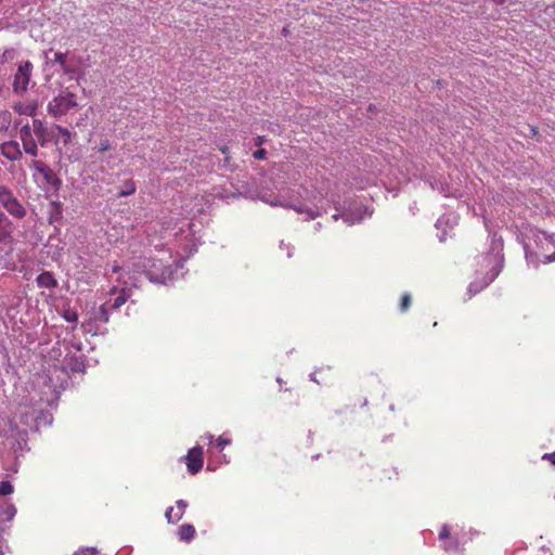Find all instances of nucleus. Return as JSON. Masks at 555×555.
<instances>
[{"label":"nucleus","mask_w":555,"mask_h":555,"mask_svg":"<svg viewBox=\"0 0 555 555\" xmlns=\"http://www.w3.org/2000/svg\"><path fill=\"white\" fill-rule=\"evenodd\" d=\"M77 106L76 94L66 90L54 96L48 103L47 109L54 118H61Z\"/></svg>","instance_id":"f257e3e1"},{"label":"nucleus","mask_w":555,"mask_h":555,"mask_svg":"<svg viewBox=\"0 0 555 555\" xmlns=\"http://www.w3.org/2000/svg\"><path fill=\"white\" fill-rule=\"evenodd\" d=\"M142 268L146 278L154 283H165L172 273L168 263L155 258H145Z\"/></svg>","instance_id":"f03ea898"},{"label":"nucleus","mask_w":555,"mask_h":555,"mask_svg":"<svg viewBox=\"0 0 555 555\" xmlns=\"http://www.w3.org/2000/svg\"><path fill=\"white\" fill-rule=\"evenodd\" d=\"M29 167L35 170L34 178L36 180L37 175H39L42 178V182L54 191H57L61 188V179L46 163L41 160H33L29 164Z\"/></svg>","instance_id":"7ed1b4c3"},{"label":"nucleus","mask_w":555,"mask_h":555,"mask_svg":"<svg viewBox=\"0 0 555 555\" xmlns=\"http://www.w3.org/2000/svg\"><path fill=\"white\" fill-rule=\"evenodd\" d=\"M181 460L184 461L188 472L191 475H196L201 472L204 465V450L203 447L196 446L189 450L188 454Z\"/></svg>","instance_id":"20e7f679"},{"label":"nucleus","mask_w":555,"mask_h":555,"mask_svg":"<svg viewBox=\"0 0 555 555\" xmlns=\"http://www.w3.org/2000/svg\"><path fill=\"white\" fill-rule=\"evenodd\" d=\"M33 70V64L25 61L20 64L17 72L14 75L13 90L15 92H25L27 90Z\"/></svg>","instance_id":"39448f33"},{"label":"nucleus","mask_w":555,"mask_h":555,"mask_svg":"<svg viewBox=\"0 0 555 555\" xmlns=\"http://www.w3.org/2000/svg\"><path fill=\"white\" fill-rule=\"evenodd\" d=\"M20 138L23 144V150L30 156H38V145L31 127L27 124L20 130Z\"/></svg>","instance_id":"423d86ee"},{"label":"nucleus","mask_w":555,"mask_h":555,"mask_svg":"<svg viewBox=\"0 0 555 555\" xmlns=\"http://www.w3.org/2000/svg\"><path fill=\"white\" fill-rule=\"evenodd\" d=\"M0 152L9 160H17L23 155L20 144L16 141L3 142L0 145Z\"/></svg>","instance_id":"0eeeda50"},{"label":"nucleus","mask_w":555,"mask_h":555,"mask_svg":"<svg viewBox=\"0 0 555 555\" xmlns=\"http://www.w3.org/2000/svg\"><path fill=\"white\" fill-rule=\"evenodd\" d=\"M176 504L178 512H175L173 507H168L165 513V517L168 522L179 521L183 517L184 511L188 507V503L184 500H178Z\"/></svg>","instance_id":"6e6552de"},{"label":"nucleus","mask_w":555,"mask_h":555,"mask_svg":"<svg viewBox=\"0 0 555 555\" xmlns=\"http://www.w3.org/2000/svg\"><path fill=\"white\" fill-rule=\"evenodd\" d=\"M13 233L11 220L0 211V243L10 241Z\"/></svg>","instance_id":"1a4fd4ad"},{"label":"nucleus","mask_w":555,"mask_h":555,"mask_svg":"<svg viewBox=\"0 0 555 555\" xmlns=\"http://www.w3.org/2000/svg\"><path fill=\"white\" fill-rule=\"evenodd\" d=\"M31 129L36 140L41 146H44L48 142V131L43 122L40 119H34Z\"/></svg>","instance_id":"9d476101"},{"label":"nucleus","mask_w":555,"mask_h":555,"mask_svg":"<svg viewBox=\"0 0 555 555\" xmlns=\"http://www.w3.org/2000/svg\"><path fill=\"white\" fill-rule=\"evenodd\" d=\"M14 111L20 115L34 116L37 112L38 104L36 101H29L26 103H16L13 106Z\"/></svg>","instance_id":"9b49d317"},{"label":"nucleus","mask_w":555,"mask_h":555,"mask_svg":"<svg viewBox=\"0 0 555 555\" xmlns=\"http://www.w3.org/2000/svg\"><path fill=\"white\" fill-rule=\"evenodd\" d=\"M36 282L37 285L42 288H55L57 286V281L49 271L40 273L36 279Z\"/></svg>","instance_id":"f8f14e48"},{"label":"nucleus","mask_w":555,"mask_h":555,"mask_svg":"<svg viewBox=\"0 0 555 555\" xmlns=\"http://www.w3.org/2000/svg\"><path fill=\"white\" fill-rule=\"evenodd\" d=\"M4 208L8 210L9 214H11L13 217L22 219L26 215L25 208L22 206V204L17 201V198L11 199V202L4 206Z\"/></svg>","instance_id":"ddd939ff"},{"label":"nucleus","mask_w":555,"mask_h":555,"mask_svg":"<svg viewBox=\"0 0 555 555\" xmlns=\"http://www.w3.org/2000/svg\"><path fill=\"white\" fill-rule=\"evenodd\" d=\"M196 531H195V528L194 526L190 525V524H184L182 526H180L179 528V538L180 540L182 541H191L194 535H195Z\"/></svg>","instance_id":"4468645a"},{"label":"nucleus","mask_w":555,"mask_h":555,"mask_svg":"<svg viewBox=\"0 0 555 555\" xmlns=\"http://www.w3.org/2000/svg\"><path fill=\"white\" fill-rule=\"evenodd\" d=\"M137 190L135 182L132 179L124 181L121 189L117 193L118 197H125L134 194Z\"/></svg>","instance_id":"2eb2a0df"},{"label":"nucleus","mask_w":555,"mask_h":555,"mask_svg":"<svg viewBox=\"0 0 555 555\" xmlns=\"http://www.w3.org/2000/svg\"><path fill=\"white\" fill-rule=\"evenodd\" d=\"M15 198L13 193L4 185H0V203L4 207L11 199Z\"/></svg>","instance_id":"dca6fc26"},{"label":"nucleus","mask_w":555,"mask_h":555,"mask_svg":"<svg viewBox=\"0 0 555 555\" xmlns=\"http://www.w3.org/2000/svg\"><path fill=\"white\" fill-rule=\"evenodd\" d=\"M128 300V294L125 288H121L112 304V309H118Z\"/></svg>","instance_id":"f3484780"},{"label":"nucleus","mask_w":555,"mask_h":555,"mask_svg":"<svg viewBox=\"0 0 555 555\" xmlns=\"http://www.w3.org/2000/svg\"><path fill=\"white\" fill-rule=\"evenodd\" d=\"M12 122V114L9 111L0 112V130H7Z\"/></svg>","instance_id":"a211bd4d"},{"label":"nucleus","mask_w":555,"mask_h":555,"mask_svg":"<svg viewBox=\"0 0 555 555\" xmlns=\"http://www.w3.org/2000/svg\"><path fill=\"white\" fill-rule=\"evenodd\" d=\"M487 285H488L487 282H485V283L472 282L467 289L468 291V299H470L473 296H475L476 294L481 292Z\"/></svg>","instance_id":"6ab92c4d"},{"label":"nucleus","mask_w":555,"mask_h":555,"mask_svg":"<svg viewBox=\"0 0 555 555\" xmlns=\"http://www.w3.org/2000/svg\"><path fill=\"white\" fill-rule=\"evenodd\" d=\"M13 486L10 481L4 480L0 482V496H5L13 493Z\"/></svg>","instance_id":"aec40b11"},{"label":"nucleus","mask_w":555,"mask_h":555,"mask_svg":"<svg viewBox=\"0 0 555 555\" xmlns=\"http://www.w3.org/2000/svg\"><path fill=\"white\" fill-rule=\"evenodd\" d=\"M411 304H412L411 295L408 293L403 294L401 297V300H400V310L402 312L408 311L409 308L411 307Z\"/></svg>","instance_id":"412c9836"},{"label":"nucleus","mask_w":555,"mask_h":555,"mask_svg":"<svg viewBox=\"0 0 555 555\" xmlns=\"http://www.w3.org/2000/svg\"><path fill=\"white\" fill-rule=\"evenodd\" d=\"M112 149H113V146L108 139H101V141L96 147V151H98V153L103 154V153L111 151Z\"/></svg>","instance_id":"4be33fe9"},{"label":"nucleus","mask_w":555,"mask_h":555,"mask_svg":"<svg viewBox=\"0 0 555 555\" xmlns=\"http://www.w3.org/2000/svg\"><path fill=\"white\" fill-rule=\"evenodd\" d=\"M56 130L62 135L64 144H68L72 141V133L67 128L56 126Z\"/></svg>","instance_id":"5701e85b"},{"label":"nucleus","mask_w":555,"mask_h":555,"mask_svg":"<svg viewBox=\"0 0 555 555\" xmlns=\"http://www.w3.org/2000/svg\"><path fill=\"white\" fill-rule=\"evenodd\" d=\"M54 62L59 63L66 73L68 72V68L66 65V54L65 53L56 52L54 54Z\"/></svg>","instance_id":"b1692460"},{"label":"nucleus","mask_w":555,"mask_h":555,"mask_svg":"<svg viewBox=\"0 0 555 555\" xmlns=\"http://www.w3.org/2000/svg\"><path fill=\"white\" fill-rule=\"evenodd\" d=\"M457 546H459L457 541H456V540H454V539H452V538H451V539H449V540H446V541L443 542V548H444L447 552H449V551H455V550H457Z\"/></svg>","instance_id":"393cba45"},{"label":"nucleus","mask_w":555,"mask_h":555,"mask_svg":"<svg viewBox=\"0 0 555 555\" xmlns=\"http://www.w3.org/2000/svg\"><path fill=\"white\" fill-rule=\"evenodd\" d=\"M439 539L442 541L451 539L450 528L447 525H443L439 531Z\"/></svg>","instance_id":"a878e982"},{"label":"nucleus","mask_w":555,"mask_h":555,"mask_svg":"<svg viewBox=\"0 0 555 555\" xmlns=\"http://www.w3.org/2000/svg\"><path fill=\"white\" fill-rule=\"evenodd\" d=\"M231 440L229 438H225L223 436H219L216 440V447L222 451L225 446L230 444Z\"/></svg>","instance_id":"bb28decb"},{"label":"nucleus","mask_w":555,"mask_h":555,"mask_svg":"<svg viewBox=\"0 0 555 555\" xmlns=\"http://www.w3.org/2000/svg\"><path fill=\"white\" fill-rule=\"evenodd\" d=\"M96 550L92 547L78 551L75 555H96Z\"/></svg>","instance_id":"cd10ccee"},{"label":"nucleus","mask_w":555,"mask_h":555,"mask_svg":"<svg viewBox=\"0 0 555 555\" xmlns=\"http://www.w3.org/2000/svg\"><path fill=\"white\" fill-rule=\"evenodd\" d=\"M253 156L256 159H264L267 156V151L264 149H259L254 152Z\"/></svg>","instance_id":"c85d7f7f"},{"label":"nucleus","mask_w":555,"mask_h":555,"mask_svg":"<svg viewBox=\"0 0 555 555\" xmlns=\"http://www.w3.org/2000/svg\"><path fill=\"white\" fill-rule=\"evenodd\" d=\"M293 208H294L298 214L308 212V214H309V217H310L311 219H314V218H315V216H314V214H313V212H311V211H310V210H308V209H305V208H304V207H301V206H299V207L294 206Z\"/></svg>","instance_id":"c756f323"},{"label":"nucleus","mask_w":555,"mask_h":555,"mask_svg":"<svg viewBox=\"0 0 555 555\" xmlns=\"http://www.w3.org/2000/svg\"><path fill=\"white\" fill-rule=\"evenodd\" d=\"M543 459H546V460L551 461L553 464H555V452L550 453V454H545L543 456Z\"/></svg>","instance_id":"7c9ffc66"},{"label":"nucleus","mask_w":555,"mask_h":555,"mask_svg":"<svg viewBox=\"0 0 555 555\" xmlns=\"http://www.w3.org/2000/svg\"><path fill=\"white\" fill-rule=\"evenodd\" d=\"M263 142H264V137H258L256 140V145L259 146V145L263 144Z\"/></svg>","instance_id":"2f4dec72"},{"label":"nucleus","mask_w":555,"mask_h":555,"mask_svg":"<svg viewBox=\"0 0 555 555\" xmlns=\"http://www.w3.org/2000/svg\"><path fill=\"white\" fill-rule=\"evenodd\" d=\"M221 151L222 154L227 155L229 153V147L228 146H221L219 149Z\"/></svg>","instance_id":"473e14b6"},{"label":"nucleus","mask_w":555,"mask_h":555,"mask_svg":"<svg viewBox=\"0 0 555 555\" xmlns=\"http://www.w3.org/2000/svg\"><path fill=\"white\" fill-rule=\"evenodd\" d=\"M120 269H121V268H120L118 264H114V266H113V268H112V271H113L114 273H118V272L120 271Z\"/></svg>","instance_id":"72a5a7b5"},{"label":"nucleus","mask_w":555,"mask_h":555,"mask_svg":"<svg viewBox=\"0 0 555 555\" xmlns=\"http://www.w3.org/2000/svg\"><path fill=\"white\" fill-rule=\"evenodd\" d=\"M495 4L502 5L506 2V0H492Z\"/></svg>","instance_id":"f704fd0d"},{"label":"nucleus","mask_w":555,"mask_h":555,"mask_svg":"<svg viewBox=\"0 0 555 555\" xmlns=\"http://www.w3.org/2000/svg\"><path fill=\"white\" fill-rule=\"evenodd\" d=\"M531 132L533 137H537L539 134L538 129L535 127H531Z\"/></svg>","instance_id":"c9c22d12"},{"label":"nucleus","mask_w":555,"mask_h":555,"mask_svg":"<svg viewBox=\"0 0 555 555\" xmlns=\"http://www.w3.org/2000/svg\"><path fill=\"white\" fill-rule=\"evenodd\" d=\"M115 293H117V287H113V288L109 291V294H111V295H112V294H115Z\"/></svg>","instance_id":"e433bc0d"},{"label":"nucleus","mask_w":555,"mask_h":555,"mask_svg":"<svg viewBox=\"0 0 555 555\" xmlns=\"http://www.w3.org/2000/svg\"><path fill=\"white\" fill-rule=\"evenodd\" d=\"M315 375H317V373H313V374H312V379H313L314 382L319 383V380H318V378L315 377Z\"/></svg>","instance_id":"4c0bfd02"},{"label":"nucleus","mask_w":555,"mask_h":555,"mask_svg":"<svg viewBox=\"0 0 555 555\" xmlns=\"http://www.w3.org/2000/svg\"><path fill=\"white\" fill-rule=\"evenodd\" d=\"M76 319H77V315H76V314H74V317L67 318V321L76 320Z\"/></svg>","instance_id":"58836bf2"},{"label":"nucleus","mask_w":555,"mask_h":555,"mask_svg":"<svg viewBox=\"0 0 555 555\" xmlns=\"http://www.w3.org/2000/svg\"><path fill=\"white\" fill-rule=\"evenodd\" d=\"M76 319H77V315H76V314H74V317L67 318V321L76 320Z\"/></svg>","instance_id":"ea45409f"},{"label":"nucleus","mask_w":555,"mask_h":555,"mask_svg":"<svg viewBox=\"0 0 555 555\" xmlns=\"http://www.w3.org/2000/svg\"><path fill=\"white\" fill-rule=\"evenodd\" d=\"M76 319H77V315H76V314H74V317L67 318V321L76 320Z\"/></svg>","instance_id":"a19ab883"},{"label":"nucleus","mask_w":555,"mask_h":555,"mask_svg":"<svg viewBox=\"0 0 555 555\" xmlns=\"http://www.w3.org/2000/svg\"><path fill=\"white\" fill-rule=\"evenodd\" d=\"M212 438H214V436H212V435H208V439H209L210 441L212 440Z\"/></svg>","instance_id":"79ce46f5"},{"label":"nucleus","mask_w":555,"mask_h":555,"mask_svg":"<svg viewBox=\"0 0 555 555\" xmlns=\"http://www.w3.org/2000/svg\"><path fill=\"white\" fill-rule=\"evenodd\" d=\"M101 312H102V313H105V309H104V307H101Z\"/></svg>","instance_id":"37998d69"}]
</instances>
